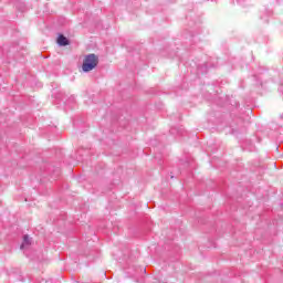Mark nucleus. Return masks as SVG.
Masks as SVG:
<instances>
[{
	"label": "nucleus",
	"mask_w": 283,
	"mask_h": 283,
	"mask_svg": "<svg viewBox=\"0 0 283 283\" xmlns=\"http://www.w3.org/2000/svg\"><path fill=\"white\" fill-rule=\"evenodd\" d=\"M98 67V55L91 53L84 56L82 70L83 72H92Z\"/></svg>",
	"instance_id": "nucleus-1"
},
{
	"label": "nucleus",
	"mask_w": 283,
	"mask_h": 283,
	"mask_svg": "<svg viewBox=\"0 0 283 283\" xmlns=\"http://www.w3.org/2000/svg\"><path fill=\"white\" fill-rule=\"evenodd\" d=\"M57 44L61 46L70 45V40H67V38H65V35H59Z\"/></svg>",
	"instance_id": "nucleus-2"
},
{
	"label": "nucleus",
	"mask_w": 283,
	"mask_h": 283,
	"mask_svg": "<svg viewBox=\"0 0 283 283\" xmlns=\"http://www.w3.org/2000/svg\"><path fill=\"white\" fill-rule=\"evenodd\" d=\"M24 247H30V237H28V235L23 237V242H22L20 249H23Z\"/></svg>",
	"instance_id": "nucleus-3"
}]
</instances>
